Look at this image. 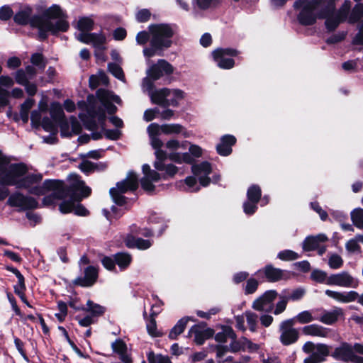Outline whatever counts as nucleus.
<instances>
[{
	"instance_id": "f257e3e1",
	"label": "nucleus",
	"mask_w": 363,
	"mask_h": 363,
	"mask_svg": "<svg viewBox=\"0 0 363 363\" xmlns=\"http://www.w3.org/2000/svg\"><path fill=\"white\" fill-rule=\"evenodd\" d=\"M52 192L43 197V206H50L55 203V200H63L67 196L72 200H82L91 194L90 187L86 186L83 180L77 179L69 185L60 179H45L42 185L34 186L29 189L28 193L35 196L45 195L48 191Z\"/></svg>"
},
{
	"instance_id": "f03ea898",
	"label": "nucleus",
	"mask_w": 363,
	"mask_h": 363,
	"mask_svg": "<svg viewBox=\"0 0 363 363\" xmlns=\"http://www.w3.org/2000/svg\"><path fill=\"white\" fill-rule=\"evenodd\" d=\"M40 17V32H38L40 41L47 40L49 33L58 37L60 33H66L69 29L68 16L57 4H52L45 9Z\"/></svg>"
},
{
	"instance_id": "7ed1b4c3",
	"label": "nucleus",
	"mask_w": 363,
	"mask_h": 363,
	"mask_svg": "<svg viewBox=\"0 0 363 363\" xmlns=\"http://www.w3.org/2000/svg\"><path fill=\"white\" fill-rule=\"evenodd\" d=\"M148 29L151 35L150 47L143 49L144 56L148 58L155 55L163 56L164 51L172 45L174 30L167 23L151 24Z\"/></svg>"
},
{
	"instance_id": "20e7f679",
	"label": "nucleus",
	"mask_w": 363,
	"mask_h": 363,
	"mask_svg": "<svg viewBox=\"0 0 363 363\" xmlns=\"http://www.w3.org/2000/svg\"><path fill=\"white\" fill-rule=\"evenodd\" d=\"M7 172L4 184L7 186H15L17 189H28V191L33 187V185L40 183L43 179V174L40 173L27 174L28 168L23 162L10 164Z\"/></svg>"
},
{
	"instance_id": "39448f33",
	"label": "nucleus",
	"mask_w": 363,
	"mask_h": 363,
	"mask_svg": "<svg viewBox=\"0 0 363 363\" xmlns=\"http://www.w3.org/2000/svg\"><path fill=\"white\" fill-rule=\"evenodd\" d=\"M323 1V0H296L293 7L296 11H299L296 16L298 23L303 26L315 24L318 20L316 11Z\"/></svg>"
},
{
	"instance_id": "423d86ee",
	"label": "nucleus",
	"mask_w": 363,
	"mask_h": 363,
	"mask_svg": "<svg viewBox=\"0 0 363 363\" xmlns=\"http://www.w3.org/2000/svg\"><path fill=\"white\" fill-rule=\"evenodd\" d=\"M33 9L29 4H21L20 9L14 14L13 21L21 26L29 25L33 28L38 29L40 32L39 14H33Z\"/></svg>"
},
{
	"instance_id": "0eeeda50",
	"label": "nucleus",
	"mask_w": 363,
	"mask_h": 363,
	"mask_svg": "<svg viewBox=\"0 0 363 363\" xmlns=\"http://www.w3.org/2000/svg\"><path fill=\"white\" fill-rule=\"evenodd\" d=\"M259 278L265 279L267 281L274 283L281 280H289L296 275L293 272L274 267L272 264H266L256 273Z\"/></svg>"
},
{
	"instance_id": "6e6552de",
	"label": "nucleus",
	"mask_w": 363,
	"mask_h": 363,
	"mask_svg": "<svg viewBox=\"0 0 363 363\" xmlns=\"http://www.w3.org/2000/svg\"><path fill=\"white\" fill-rule=\"evenodd\" d=\"M6 204L11 207L19 208L21 211L34 210L39 208L38 201L29 196H25L20 191L11 194L7 200Z\"/></svg>"
},
{
	"instance_id": "1a4fd4ad",
	"label": "nucleus",
	"mask_w": 363,
	"mask_h": 363,
	"mask_svg": "<svg viewBox=\"0 0 363 363\" xmlns=\"http://www.w3.org/2000/svg\"><path fill=\"white\" fill-rule=\"evenodd\" d=\"M99 278V271L96 267L89 265L84 268V277H78L72 281L70 287L80 286L89 288L93 286Z\"/></svg>"
},
{
	"instance_id": "9d476101",
	"label": "nucleus",
	"mask_w": 363,
	"mask_h": 363,
	"mask_svg": "<svg viewBox=\"0 0 363 363\" xmlns=\"http://www.w3.org/2000/svg\"><path fill=\"white\" fill-rule=\"evenodd\" d=\"M194 327L191 332H194V342L196 345H203L206 340L212 338L215 335L214 329L208 328L206 322H199L195 324Z\"/></svg>"
},
{
	"instance_id": "9b49d317",
	"label": "nucleus",
	"mask_w": 363,
	"mask_h": 363,
	"mask_svg": "<svg viewBox=\"0 0 363 363\" xmlns=\"http://www.w3.org/2000/svg\"><path fill=\"white\" fill-rule=\"evenodd\" d=\"M163 301L159 300V303L154 304L152 306L150 318L147 320L146 328L147 333L152 337H160L164 335V333L157 330V322L155 320L156 316L160 313V311H155L154 308L162 306Z\"/></svg>"
},
{
	"instance_id": "f8f14e48",
	"label": "nucleus",
	"mask_w": 363,
	"mask_h": 363,
	"mask_svg": "<svg viewBox=\"0 0 363 363\" xmlns=\"http://www.w3.org/2000/svg\"><path fill=\"white\" fill-rule=\"evenodd\" d=\"M236 143L237 139L234 135L230 134L223 135L220 138V143L216 145L217 153L223 157L230 155L233 152L232 147L234 146Z\"/></svg>"
},
{
	"instance_id": "ddd939ff",
	"label": "nucleus",
	"mask_w": 363,
	"mask_h": 363,
	"mask_svg": "<svg viewBox=\"0 0 363 363\" xmlns=\"http://www.w3.org/2000/svg\"><path fill=\"white\" fill-rule=\"evenodd\" d=\"M138 186V179L136 174L133 172H130L125 179L116 183V189L118 190V192L125 194L128 191H136Z\"/></svg>"
},
{
	"instance_id": "4468645a",
	"label": "nucleus",
	"mask_w": 363,
	"mask_h": 363,
	"mask_svg": "<svg viewBox=\"0 0 363 363\" xmlns=\"http://www.w3.org/2000/svg\"><path fill=\"white\" fill-rule=\"evenodd\" d=\"M123 242L128 248H136L140 250H147L152 245V242L149 240L136 238L135 236H132V235H126L123 239Z\"/></svg>"
},
{
	"instance_id": "2eb2a0df",
	"label": "nucleus",
	"mask_w": 363,
	"mask_h": 363,
	"mask_svg": "<svg viewBox=\"0 0 363 363\" xmlns=\"http://www.w3.org/2000/svg\"><path fill=\"white\" fill-rule=\"evenodd\" d=\"M353 352L352 346L350 343L344 342L335 349L331 356L337 360L348 362L351 359Z\"/></svg>"
},
{
	"instance_id": "dca6fc26",
	"label": "nucleus",
	"mask_w": 363,
	"mask_h": 363,
	"mask_svg": "<svg viewBox=\"0 0 363 363\" xmlns=\"http://www.w3.org/2000/svg\"><path fill=\"white\" fill-rule=\"evenodd\" d=\"M328 240V237L322 233L317 235H308L303 240L302 248L305 252L314 251L318 250L320 242H325Z\"/></svg>"
},
{
	"instance_id": "f3484780",
	"label": "nucleus",
	"mask_w": 363,
	"mask_h": 363,
	"mask_svg": "<svg viewBox=\"0 0 363 363\" xmlns=\"http://www.w3.org/2000/svg\"><path fill=\"white\" fill-rule=\"evenodd\" d=\"M353 282V278L347 272H343L340 274L330 275L326 281L328 285H336L344 287H350Z\"/></svg>"
},
{
	"instance_id": "a211bd4d",
	"label": "nucleus",
	"mask_w": 363,
	"mask_h": 363,
	"mask_svg": "<svg viewBox=\"0 0 363 363\" xmlns=\"http://www.w3.org/2000/svg\"><path fill=\"white\" fill-rule=\"evenodd\" d=\"M189 320L195 321V319L191 316H184L180 318L170 330L168 335L169 339L172 340H177L178 337L185 330Z\"/></svg>"
},
{
	"instance_id": "6ab92c4d",
	"label": "nucleus",
	"mask_w": 363,
	"mask_h": 363,
	"mask_svg": "<svg viewBox=\"0 0 363 363\" xmlns=\"http://www.w3.org/2000/svg\"><path fill=\"white\" fill-rule=\"evenodd\" d=\"M96 97L105 108L109 115H114L118 108L111 101H108V90L100 88L96 91Z\"/></svg>"
},
{
	"instance_id": "aec40b11",
	"label": "nucleus",
	"mask_w": 363,
	"mask_h": 363,
	"mask_svg": "<svg viewBox=\"0 0 363 363\" xmlns=\"http://www.w3.org/2000/svg\"><path fill=\"white\" fill-rule=\"evenodd\" d=\"M325 293L328 296L342 303L354 301L357 298H359L358 293L354 291H350L345 294L343 293L327 289Z\"/></svg>"
},
{
	"instance_id": "412c9836",
	"label": "nucleus",
	"mask_w": 363,
	"mask_h": 363,
	"mask_svg": "<svg viewBox=\"0 0 363 363\" xmlns=\"http://www.w3.org/2000/svg\"><path fill=\"white\" fill-rule=\"evenodd\" d=\"M171 91L168 88H162L157 90L151 94V101L163 108L169 107L167 97L170 94Z\"/></svg>"
},
{
	"instance_id": "4be33fe9",
	"label": "nucleus",
	"mask_w": 363,
	"mask_h": 363,
	"mask_svg": "<svg viewBox=\"0 0 363 363\" xmlns=\"http://www.w3.org/2000/svg\"><path fill=\"white\" fill-rule=\"evenodd\" d=\"M304 335L325 337L328 333V329L317 325L311 324L304 326L302 329Z\"/></svg>"
},
{
	"instance_id": "5701e85b",
	"label": "nucleus",
	"mask_w": 363,
	"mask_h": 363,
	"mask_svg": "<svg viewBox=\"0 0 363 363\" xmlns=\"http://www.w3.org/2000/svg\"><path fill=\"white\" fill-rule=\"evenodd\" d=\"M106 311V307L100 304L94 303L92 300L89 299L86 302V306L84 312L89 313L94 318L102 316Z\"/></svg>"
},
{
	"instance_id": "b1692460",
	"label": "nucleus",
	"mask_w": 363,
	"mask_h": 363,
	"mask_svg": "<svg viewBox=\"0 0 363 363\" xmlns=\"http://www.w3.org/2000/svg\"><path fill=\"white\" fill-rule=\"evenodd\" d=\"M116 264L121 271H124L130 265L133 258L130 254L125 252H117L114 255Z\"/></svg>"
},
{
	"instance_id": "393cba45",
	"label": "nucleus",
	"mask_w": 363,
	"mask_h": 363,
	"mask_svg": "<svg viewBox=\"0 0 363 363\" xmlns=\"http://www.w3.org/2000/svg\"><path fill=\"white\" fill-rule=\"evenodd\" d=\"M214 336V339L216 342L220 343H225L227 342L228 338L235 339L237 337V335L232 328L231 326L229 325H223L222 331L218 332Z\"/></svg>"
},
{
	"instance_id": "a878e982",
	"label": "nucleus",
	"mask_w": 363,
	"mask_h": 363,
	"mask_svg": "<svg viewBox=\"0 0 363 363\" xmlns=\"http://www.w3.org/2000/svg\"><path fill=\"white\" fill-rule=\"evenodd\" d=\"M299 337L298 330H291L289 331H283L281 333L279 340L284 346L291 345L296 342Z\"/></svg>"
},
{
	"instance_id": "bb28decb",
	"label": "nucleus",
	"mask_w": 363,
	"mask_h": 363,
	"mask_svg": "<svg viewBox=\"0 0 363 363\" xmlns=\"http://www.w3.org/2000/svg\"><path fill=\"white\" fill-rule=\"evenodd\" d=\"M50 114L55 123L62 121V119L66 117L62 105L57 101H54L51 104Z\"/></svg>"
},
{
	"instance_id": "cd10ccee",
	"label": "nucleus",
	"mask_w": 363,
	"mask_h": 363,
	"mask_svg": "<svg viewBox=\"0 0 363 363\" xmlns=\"http://www.w3.org/2000/svg\"><path fill=\"white\" fill-rule=\"evenodd\" d=\"M191 172L196 176H199L202 173L209 175L212 172V166L209 162L203 161L199 164H193L191 166Z\"/></svg>"
},
{
	"instance_id": "c85d7f7f",
	"label": "nucleus",
	"mask_w": 363,
	"mask_h": 363,
	"mask_svg": "<svg viewBox=\"0 0 363 363\" xmlns=\"http://www.w3.org/2000/svg\"><path fill=\"white\" fill-rule=\"evenodd\" d=\"M155 155L156 160L153 166L157 171H163L164 169V161L168 159L169 155L162 148L155 150Z\"/></svg>"
},
{
	"instance_id": "c756f323",
	"label": "nucleus",
	"mask_w": 363,
	"mask_h": 363,
	"mask_svg": "<svg viewBox=\"0 0 363 363\" xmlns=\"http://www.w3.org/2000/svg\"><path fill=\"white\" fill-rule=\"evenodd\" d=\"M363 17V4L357 2V4L352 8L350 14L348 17V23L350 24H354L359 21Z\"/></svg>"
},
{
	"instance_id": "7c9ffc66",
	"label": "nucleus",
	"mask_w": 363,
	"mask_h": 363,
	"mask_svg": "<svg viewBox=\"0 0 363 363\" xmlns=\"http://www.w3.org/2000/svg\"><path fill=\"white\" fill-rule=\"evenodd\" d=\"M340 313L338 311H327L324 310L323 315L318 320L324 324L333 325L337 321Z\"/></svg>"
},
{
	"instance_id": "2f4dec72",
	"label": "nucleus",
	"mask_w": 363,
	"mask_h": 363,
	"mask_svg": "<svg viewBox=\"0 0 363 363\" xmlns=\"http://www.w3.org/2000/svg\"><path fill=\"white\" fill-rule=\"evenodd\" d=\"M34 99L28 98L21 105L20 116L23 123H27L28 122L29 111L34 105Z\"/></svg>"
},
{
	"instance_id": "473e14b6",
	"label": "nucleus",
	"mask_w": 363,
	"mask_h": 363,
	"mask_svg": "<svg viewBox=\"0 0 363 363\" xmlns=\"http://www.w3.org/2000/svg\"><path fill=\"white\" fill-rule=\"evenodd\" d=\"M262 199V190L259 185L252 184L247 191V199L250 201L259 203Z\"/></svg>"
},
{
	"instance_id": "72a5a7b5",
	"label": "nucleus",
	"mask_w": 363,
	"mask_h": 363,
	"mask_svg": "<svg viewBox=\"0 0 363 363\" xmlns=\"http://www.w3.org/2000/svg\"><path fill=\"white\" fill-rule=\"evenodd\" d=\"M94 21L89 17L83 16L79 18L77 28L81 32H90L94 29Z\"/></svg>"
},
{
	"instance_id": "f704fd0d",
	"label": "nucleus",
	"mask_w": 363,
	"mask_h": 363,
	"mask_svg": "<svg viewBox=\"0 0 363 363\" xmlns=\"http://www.w3.org/2000/svg\"><path fill=\"white\" fill-rule=\"evenodd\" d=\"M212 57L213 60L216 62L217 66L220 69H230L235 66V60L233 58L217 57L215 54H212Z\"/></svg>"
},
{
	"instance_id": "c9c22d12",
	"label": "nucleus",
	"mask_w": 363,
	"mask_h": 363,
	"mask_svg": "<svg viewBox=\"0 0 363 363\" xmlns=\"http://www.w3.org/2000/svg\"><path fill=\"white\" fill-rule=\"evenodd\" d=\"M147 358L149 363H172L169 356L156 354L152 350L147 353Z\"/></svg>"
},
{
	"instance_id": "e433bc0d",
	"label": "nucleus",
	"mask_w": 363,
	"mask_h": 363,
	"mask_svg": "<svg viewBox=\"0 0 363 363\" xmlns=\"http://www.w3.org/2000/svg\"><path fill=\"white\" fill-rule=\"evenodd\" d=\"M9 160L5 156L0 155V184L1 186H8L4 181L9 169Z\"/></svg>"
},
{
	"instance_id": "4c0bfd02",
	"label": "nucleus",
	"mask_w": 363,
	"mask_h": 363,
	"mask_svg": "<svg viewBox=\"0 0 363 363\" xmlns=\"http://www.w3.org/2000/svg\"><path fill=\"white\" fill-rule=\"evenodd\" d=\"M110 196L113 202L118 206H123L127 203L128 198L118 192L115 187L111 188L109 190Z\"/></svg>"
},
{
	"instance_id": "58836bf2",
	"label": "nucleus",
	"mask_w": 363,
	"mask_h": 363,
	"mask_svg": "<svg viewBox=\"0 0 363 363\" xmlns=\"http://www.w3.org/2000/svg\"><path fill=\"white\" fill-rule=\"evenodd\" d=\"M30 62L33 65L36 66L38 69L44 70L48 61L42 53L35 52L32 54L30 57Z\"/></svg>"
},
{
	"instance_id": "ea45409f",
	"label": "nucleus",
	"mask_w": 363,
	"mask_h": 363,
	"mask_svg": "<svg viewBox=\"0 0 363 363\" xmlns=\"http://www.w3.org/2000/svg\"><path fill=\"white\" fill-rule=\"evenodd\" d=\"M351 220L357 228L363 229V208H357L351 212Z\"/></svg>"
},
{
	"instance_id": "a19ab883",
	"label": "nucleus",
	"mask_w": 363,
	"mask_h": 363,
	"mask_svg": "<svg viewBox=\"0 0 363 363\" xmlns=\"http://www.w3.org/2000/svg\"><path fill=\"white\" fill-rule=\"evenodd\" d=\"M335 6L333 3L328 4L326 6L320 9L319 11H316L318 19H327L334 16Z\"/></svg>"
},
{
	"instance_id": "79ce46f5",
	"label": "nucleus",
	"mask_w": 363,
	"mask_h": 363,
	"mask_svg": "<svg viewBox=\"0 0 363 363\" xmlns=\"http://www.w3.org/2000/svg\"><path fill=\"white\" fill-rule=\"evenodd\" d=\"M223 0H196L198 8L201 10H207L210 8L216 9L218 7Z\"/></svg>"
},
{
	"instance_id": "37998d69",
	"label": "nucleus",
	"mask_w": 363,
	"mask_h": 363,
	"mask_svg": "<svg viewBox=\"0 0 363 363\" xmlns=\"http://www.w3.org/2000/svg\"><path fill=\"white\" fill-rule=\"evenodd\" d=\"M184 130V127L177 123L162 125V133L165 135L179 134Z\"/></svg>"
},
{
	"instance_id": "c03bdc74",
	"label": "nucleus",
	"mask_w": 363,
	"mask_h": 363,
	"mask_svg": "<svg viewBox=\"0 0 363 363\" xmlns=\"http://www.w3.org/2000/svg\"><path fill=\"white\" fill-rule=\"evenodd\" d=\"M89 113L90 116H92L93 118L97 117L98 122L100 124L102 130L105 128L106 125V116L105 111L102 109L101 108H99L98 109H93L89 110Z\"/></svg>"
},
{
	"instance_id": "a18cd8bd",
	"label": "nucleus",
	"mask_w": 363,
	"mask_h": 363,
	"mask_svg": "<svg viewBox=\"0 0 363 363\" xmlns=\"http://www.w3.org/2000/svg\"><path fill=\"white\" fill-rule=\"evenodd\" d=\"M108 71L119 80H123L125 78L122 67L115 62H109L108 64Z\"/></svg>"
},
{
	"instance_id": "49530a36",
	"label": "nucleus",
	"mask_w": 363,
	"mask_h": 363,
	"mask_svg": "<svg viewBox=\"0 0 363 363\" xmlns=\"http://www.w3.org/2000/svg\"><path fill=\"white\" fill-rule=\"evenodd\" d=\"M239 53H240V52L235 48H218L214 50L211 54H215L217 57H225V56L236 57L239 55Z\"/></svg>"
},
{
	"instance_id": "de8ad7c7",
	"label": "nucleus",
	"mask_w": 363,
	"mask_h": 363,
	"mask_svg": "<svg viewBox=\"0 0 363 363\" xmlns=\"http://www.w3.org/2000/svg\"><path fill=\"white\" fill-rule=\"evenodd\" d=\"M299 255L291 250H284L277 255V258L282 261H293L299 258Z\"/></svg>"
},
{
	"instance_id": "09e8293b",
	"label": "nucleus",
	"mask_w": 363,
	"mask_h": 363,
	"mask_svg": "<svg viewBox=\"0 0 363 363\" xmlns=\"http://www.w3.org/2000/svg\"><path fill=\"white\" fill-rule=\"evenodd\" d=\"M82 200H72L71 197H69V200H64L59 205V210L61 213L66 214L71 213L73 211L74 207V202H80Z\"/></svg>"
},
{
	"instance_id": "8fccbe9b",
	"label": "nucleus",
	"mask_w": 363,
	"mask_h": 363,
	"mask_svg": "<svg viewBox=\"0 0 363 363\" xmlns=\"http://www.w3.org/2000/svg\"><path fill=\"white\" fill-rule=\"evenodd\" d=\"M111 347L113 352L118 355L122 354L123 353H125L128 350L127 345L121 338H118L113 342H112Z\"/></svg>"
},
{
	"instance_id": "3c124183",
	"label": "nucleus",
	"mask_w": 363,
	"mask_h": 363,
	"mask_svg": "<svg viewBox=\"0 0 363 363\" xmlns=\"http://www.w3.org/2000/svg\"><path fill=\"white\" fill-rule=\"evenodd\" d=\"M245 315L246 316L247 323L249 325V329L252 332H255L257 330V315L255 313H252L250 311H245Z\"/></svg>"
},
{
	"instance_id": "603ef678",
	"label": "nucleus",
	"mask_w": 363,
	"mask_h": 363,
	"mask_svg": "<svg viewBox=\"0 0 363 363\" xmlns=\"http://www.w3.org/2000/svg\"><path fill=\"white\" fill-rule=\"evenodd\" d=\"M91 43H93L95 48H101L102 50L104 49V47H103V45L106 43V37L104 34L91 33Z\"/></svg>"
},
{
	"instance_id": "864d4df0",
	"label": "nucleus",
	"mask_w": 363,
	"mask_h": 363,
	"mask_svg": "<svg viewBox=\"0 0 363 363\" xmlns=\"http://www.w3.org/2000/svg\"><path fill=\"white\" fill-rule=\"evenodd\" d=\"M243 211L247 216L254 215L258 209V203L247 199L242 205Z\"/></svg>"
},
{
	"instance_id": "5fc2aeb1",
	"label": "nucleus",
	"mask_w": 363,
	"mask_h": 363,
	"mask_svg": "<svg viewBox=\"0 0 363 363\" xmlns=\"http://www.w3.org/2000/svg\"><path fill=\"white\" fill-rule=\"evenodd\" d=\"M40 125L46 132H54L57 130V125L52 118L48 116L43 118Z\"/></svg>"
},
{
	"instance_id": "6e6d98bb",
	"label": "nucleus",
	"mask_w": 363,
	"mask_h": 363,
	"mask_svg": "<svg viewBox=\"0 0 363 363\" xmlns=\"http://www.w3.org/2000/svg\"><path fill=\"white\" fill-rule=\"evenodd\" d=\"M294 320H296L301 324H306L314 320V318L308 311H304L299 313L296 317L294 318Z\"/></svg>"
},
{
	"instance_id": "4d7b16f0",
	"label": "nucleus",
	"mask_w": 363,
	"mask_h": 363,
	"mask_svg": "<svg viewBox=\"0 0 363 363\" xmlns=\"http://www.w3.org/2000/svg\"><path fill=\"white\" fill-rule=\"evenodd\" d=\"M14 13L12 9L9 5H4L0 7V20L7 21L12 17L13 18Z\"/></svg>"
},
{
	"instance_id": "13d9d810",
	"label": "nucleus",
	"mask_w": 363,
	"mask_h": 363,
	"mask_svg": "<svg viewBox=\"0 0 363 363\" xmlns=\"http://www.w3.org/2000/svg\"><path fill=\"white\" fill-rule=\"evenodd\" d=\"M258 286L259 282L257 279L255 278L247 279L245 288V294L246 295L254 294L257 291Z\"/></svg>"
},
{
	"instance_id": "bf43d9fd",
	"label": "nucleus",
	"mask_w": 363,
	"mask_h": 363,
	"mask_svg": "<svg viewBox=\"0 0 363 363\" xmlns=\"http://www.w3.org/2000/svg\"><path fill=\"white\" fill-rule=\"evenodd\" d=\"M147 75L152 81H157L162 77V73L157 64L152 65L147 71Z\"/></svg>"
},
{
	"instance_id": "052dcab7",
	"label": "nucleus",
	"mask_w": 363,
	"mask_h": 363,
	"mask_svg": "<svg viewBox=\"0 0 363 363\" xmlns=\"http://www.w3.org/2000/svg\"><path fill=\"white\" fill-rule=\"evenodd\" d=\"M157 64L160 66V69L162 74L164 73L167 75H169L174 72L173 66L167 60L163 59L158 60Z\"/></svg>"
},
{
	"instance_id": "680f3d73",
	"label": "nucleus",
	"mask_w": 363,
	"mask_h": 363,
	"mask_svg": "<svg viewBox=\"0 0 363 363\" xmlns=\"http://www.w3.org/2000/svg\"><path fill=\"white\" fill-rule=\"evenodd\" d=\"M151 17V12L147 9H140L135 14L136 21L138 23L147 22Z\"/></svg>"
},
{
	"instance_id": "e2e57ef3",
	"label": "nucleus",
	"mask_w": 363,
	"mask_h": 363,
	"mask_svg": "<svg viewBox=\"0 0 363 363\" xmlns=\"http://www.w3.org/2000/svg\"><path fill=\"white\" fill-rule=\"evenodd\" d=\"M346 35V32H339L338 33H335L330 35L326 39L325 42L328 45H334L343 41L345 39Z\"/></svg>"
},
{
	"instance_id": "0e129e2a",
	"label": "nucleus",
	"mask_w": 363,
	"mask_h": 363,
	"mask_svg": "<svg viewBox=\"0 0 363 363\" xmlns=\"http://www.w3.org/2000/svg\"><path fill=\"white\" fill-rule=\"evenodd\" d=\"M327 278V273L320 269H314L311 274V279L318 283H324Z\"/></svg>"
},
{
	"instance_id": "69168bd1",
	"label": "nucleus",
	"mask_w": 363,
	"mask_h": 363,
	"mask_svg": "<svg viewBox=\"0 0 363 363\" xmlns=\"http://www.w3.org/2000/svg\"><path fill=\"white\" fill-rule=\"evenodd\" d=\"M328 264L331 269H337L343 265V259L340 255L334 254L329 258Z\"/></svg>"
},
{
	"instance_id": "338daca9",
	"label": "nucleus",
	"mask_w": 363,
	"mask_h": 363,
	"mask_svg": "<svg viewBox=\"0 0 363 363\" xmlns=\"http://www.w3.org/2000/svg\"><path fill=\"white\" fill-rule=\"evenodd\" d=\"M140 184L142 189L149 194H152L155 190V186L147 177H143L140 179Z\"/></svg>"
},
{
	"instance_id": "774afa93",
	"label": "nucleus",
	"mask_w": 363,
	"mask_h": 363,
	"mask_svg": "<svg viewBox=\"0 0 363 363\" xmlns=\"http://www.w3.org/2000/svg\"><path fill=\"white\" fill-rule=\"evenodd\" d=\"M340 23V21L334 16L330 18H327L325 21V26L328 32H333L335 30Z\"/></svg>"
}]
</instances>
